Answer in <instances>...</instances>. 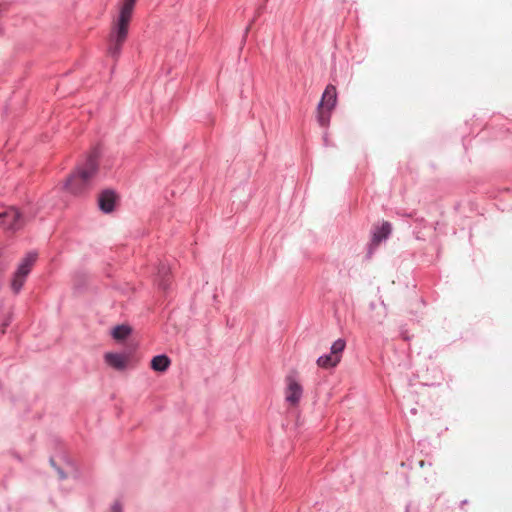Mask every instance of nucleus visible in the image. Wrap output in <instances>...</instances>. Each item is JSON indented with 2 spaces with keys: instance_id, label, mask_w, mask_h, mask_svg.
I'll list each match as a JSON object with an SVG mask.
<instances>
[{
  "instance_id": "f257e3e1",
  "label": "nucleus",
  "mask_w": 512,
  "mask_h": 512,
  "mask_svg": "<svg viewBox=\"0 0 512 512\" xmlns=\"http://www.w3.org/2000/svg\"><path fill=\"white\" fill-rule=\"evenodd\" d=\"M136 1L137 0H122L118 14L111 23L107 53L112 58L116 59L119 57L122 46L128 37L129 24L132 19Z\"/></svg>"
},
{
  "instance_id": "4468645a",
  "label": "nucleus",
  "mask_w": 512,
  "mask_h": 512,
  "mask_svg": "<svg viewBox=\"0 0 512 512\" xmlns=\"http://www.w3.org/2000/svg\"><path fill=\"white\" fill-rule=\"evenodd\" d=\"M346 346V342L344 339L336 340L331 346V353L333 356H341V353L344 351Z\"/></svg>"
},
{
  "instance_id": "20e7f679",
  "label": "nucleus",
  "mask_w": 512,
  "mask_h": 512,
  "mask_svg": "<svg viewBox=\"0 0 512 512\" xmlns=\"http://www.w3.org/2000/svg\"><path fill=\"white\" fill-rule=\"evenodd\" d=\"M337 92L333 85H328L322 95V99L317 107L318 123L325 127L330 122L331 111L336 105Z\"/></svg>"
},
{
  "instance_id": "7ed1b4c3",
  "label": "nucleus",
  "mask_w": 512,
  "mask_h": 512,
  "mask_svg": "<svg viewBox=\"0 0 512 512\" xmlns=\"http://www.w3.org/2000/svg\"><path fill=\"white\" fill-rule=\"evenodd\" d=\"M37 256V253L30 252L20 261L10 283V287L13 293L18 294L21 291L26 278L28 277L37 260Z\"/></svg>"
},
{
  "instance_id": "1a4fd4ad",
  "label": "nucleus",
  "mask_w": 512,
  "mask_h": 512,
  "mask_svg": "<svg viewBox=\"0 0 512 512\" xmlns=\"http://www.w3.org/2000/svg\"><path fill=\"white\" fill-rule=\"evenodd\" d=\"M170 359L166 355H157L151 360V368L157 372H164L170 366Z\"/></svg>"
},
{
  "instance_id": "6e6552de",
  "label": "nucleus",
  "mask_w": 512,
  "mask_h": 512,
  "mask_svg": "<svg viewBox=\"0 0 512 512\" xmlns=\"http://www.w3.org/2000/svg\"><path fill=\"white\" fill-rule=\"evenodd\" d=\"M105 362L117 370H123L128 363V356L118 353H106L104 356Z\"/></svg>"
},
{
  "instance_id": "423d86ee",
  "label": "nucleus",
  "mask_w": 512,
  "mask_h": 512,
  "mask_svg": "<svg viewBox=\"0 0 512 512\" xmlns=\"http://www.w3.org/2000/svg\"><path fill=\"white\" fill-rule=\"evenodd\" d=\"M23 225L24 220L16 208L0 207V226L9 231H16Z\"/></svg>"
},
{
  "instance_id": "ddd939ff",
  "label": "nucleus",
  "mask_w": 512,
  "mask_h": 512,
  "mask_svg": "<svg viewBox=\"0 0 512 512\" xmlns=\"http://www.w3.org/2000/svg\"><path fill=\"white\" fill-rule=\"evenodd\" d=\"M169 268L165 265H162L158 270V278H159V286L163 289L167 288V280L169 275Z\"/></svg>"
},
{
  "instance_id": "9d476101",
  "label": "nucleus",
  "mask_w": 512,
  "mask_h": 512,
  "mask_svg": "<svg viewBox=\"0 0 512 512\" xmlns=\"http://www.w3.org/2000/svg\"><path fill=\"white\" fill-rule=\"evenodd\" d=\"M341 360V356H333L332 353L318 358L317 365L321 368L335 367Z\"/></svg>"
},
{
  "instance_id": "9b49d317",
  "label": "nucleus",
  "mask_w": 512,
  "mask_h": 512,
  "mask_svg": "<svg viewBox=\"0 0 512 512\" xmlns=\"http://www.w3.org/2000/svg\"><path fill=\"white\" fill-rule=\"evenodd\" d=\"M391 232V225L388 222H384L381 227L374 232L373 241L379 243L383 239H386Z\"/></svg>"
},
{
  "instance_id": "0eeeda50",
  "label": "nucleus",
  "mask_w": 512,
  "mask_h": 512,
  "mask_svg": "<svg viewBox=\"0 0 512 512\" xmlns=\"http://www.w3.org/2000/svg\"><path fill=\"white\" fill-rule=\"evenodd\" d=\"M116 195L111 190L103 191L99 196V207L105 213H110L114 209Z\"/></svg>"
},
{
  "instance_id": "f8f14e48",
  "label": "nucleus",
  "mask_w": 512,
  "mask_h": 512,
  "mask_svg": "<svg viewBox=\"0 0 512 512\" xmlns=\"http://www.w3.org/2000/svg\"><path fill=\"white\" fill-rule=\"evenodd\" d=\"M131 333V328L126 325H120L113 329L112 335L116 340L125 339Z\"/></svg>"
},
{
  "instance_id": "39448f33",
  "label": "nucleus",
  "mask_w": 512,
  "mask_h": 512,
  "mask_svg": "<svg viewBox=\"0 0 512 512\" xmlns=\"http://www.w3.org/2000/svg\"><path fill=\"white\" fill-rule=\"evenodd\" d=\"M285 401L289 407H297L303 396V386L297 372L292 371L285 377Z\"/></svg>"
},
{
  "instance_id": "f03ea898",
  "label": "nucleus",
  "mask_w": 512,
  "mask_h": 512,
  "mask_svg": "<svg viewBox=\"0 0 512 512\" xmlns=\"http://www.w3.org/2000/svg\"><path fill=\"white\" fill-rule=\"evenodd\" d=\"M98 166V154L93 152L87 157L85 163L78 166L67 178L64 188L74 195L85 192L97 174Z\"/></svg>"
},
{
  "instance_id": "dca6fc26",
  "label": "nucleus",
  "mask_w": 512,
  "mask_h": 512,
  "mask_svg": "<svg viewBox=\"0 0 512 512\" xmlns=\"http://www.w3.org/2000/svg\"><path fill=\"white\" fill-rule=\"evenodd\" d=\"M419 465H420V467H424L425 462L422 460V461L419 462Z\"/></svg>"
},
{
  "instance_id": "2eb2a0df",
  "label": "nucleus",
  "mask_w": 512,
  "mask_h": 512,
  "mask_svg": "<svg viewBox=\"0 0 512 512\" xmlns=\"http://www.w3.org/2000/svg\"><path fill=\"white\" fill-rule=\"evenodd\" d=\"M111 512H122V507L119 502H115L111 508Z\"/></svg>"
}]
</instances>
